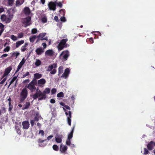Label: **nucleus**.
Listing matches in <instances>:
<instances>
[{
	"mask_svg": "<svg viewBox=\"0 0 155 155\" xmlns=\"http://www.w3.org/2000/svg\"><path fill=\"white\" fill-rule=\"evenodd\" d=\"M60 104L61 105L64 107L63 108L65 111V109H68V106L65 105L64 103L61 102L60 103Z\"/></svg>",
	"mask_w": 155,
	"mask_h": 155,
	"instance_id": "cd10ccee",
	"label": "nucleus"
},
{
	"mask_svg": "<svg viewBox=\"0 0 155 155\" xmlns=\"http://www.w3.org/2000/svg\"><path fill=\"white\" fill-rule=\"evenodd\" d=\"M94 32H96V33H98V35L100 36H101V33L99 31H92L91 32V33L92 34H93L94 33Z\"/></svg>",
	"mask_w": 155,
	"mask_h": 155,
	"instance_id": "052dcab7",
	"label": "nucleus"
},
{
	"mask_svg": "<svg viewBox=\"0 0 155 155\" xmlns=\"http://www.w3.org/2000/svg\"><path fill=\"white\" fill-rule=\"evenodd\" d=\"M24 43V41L23 40L18 41L16 43V48H18L20 45L23 44Z\"/></svg>",
	"mask_w": 155,
	"mask_h": 155,
	"instance_id": "b1692460",
	"label": "nucleus"
},
{
	"mask_svg": "<svg viewBox=\"0 0 155 155\" xmlns=\"http://www.w3.org/2000/svg\"><path fill=\"white\" fill-rule=\"evenodd\" d=\"M10 50V47L9 46H7L3 50L4 52H8Z\"/></svg>",
	"mask_w": 155,
	"mask_h": 155,
	"instance_id": "49530a36",
	"label": "nucleus"
},
{
	"mask_svg": "<svg viewBox=\"0 0 155 155\" xmlns=\"http://www.w3.org/2000/svg\"><path fill=\"white\" fill-rule=\"evenodd\" d=\"M29 72H27L26 73L23 75V78H24L26 76L29 75Z\"/></svg>",
	"mask_w": 155,
	"mask_h": 155,
	"instance_id": "864d4df0",
	"label": "nucleus"
},
{
	"mask_svg": "<svg viewBox=\"0 0 155 155\" xmlns=\"http://www.w3.org/2000/svg\"><path fill=\"white\" fill-rule=\"evenodd\" d=\"M40 39L41 40H45L47 41L48 40L47 37H46L45 38H41Z\"/></svg>",
	"mask_w": 155,
	"mask_h": 155,
	"instance_id": "774afa93",
	"label": "nucleus"
},
{
	"mask_svg": "<svg viewBox=\"0 0 155 155\" xmlns=\"http://www.w3.org/2000/svg\"><path fill=\"white\" fill-rule=\"evenodd\" d=\"M75 95H72L71 97V100L73 101V104L74 103V101L75 100Z\"/></svg>",
	"mask_w": 155,
	"mask_h": 155,
	"instance_id": "5fc2aeb1",
	"label": "nucleus"
},
{
	"mask_svg": "<svg viewBox=\"0 0 155 155\" xmlns=\"http://www.w3.org/2000/svg\"><path fill=\"white\" fill-rule=\"evenodd\" d=\"M31 10L28 7H25L23 9V12L26 15H29L31 13Z\"/></svg>",
	"mask_w": 155,
	"mask_h": 155,
	"instance_id": "6ab92c4d",
	"label": "nucleus"
},
{
	"mask_svg": "<svg viewBox=\"0 0 155 155\" xmlns=\"http://www.w3.org/2000/svg\"><path fill=\"white\" fill-rule=\"evenodd\" d=\"M154 145H155V143L153 141H151L148 144L147 148L149 150H151L153 149V147Z\"/></svg>",
	"mask_w": 155,
	"mask_h": 155,
	"instance_id": "2eb2a0df",
	"label": "nucleus"
},
{
	"mask_svg": "<svg viewBox=\"0 0 155 155\" xmlns=\"http://www.w3.org/2000/svg\"><path fill=\"white\" fill-rule=\"evenodd\" d=\"M75 124L73 125V127L71 129V130L70 133L68 134V146H69L71 148H73L75 147V145L71 144L70 140L73 137V134L75 127Z\"/></svg>",
	"mask_w": 155,
	"mask_h": 155,
	"instance_id": "39448f33",
	"label": "nucleus"
},
{
	"mask_svg": "<svg viewBox=\"0 0 155 155\" xmlns=\"http://www.w3.org/2000/svg\"><path fill=\"white\" fill-rule=\"evenodd\" d=\"M37 84V80L34 78L33 80L30 83L27 87H29V86L30 87H35V85ZM25 87H27L26 86Z\"/></svg>",
	"mask_w": 155,
	"mask_h": 155,
	"instance_id": "ddd939ff",
	"label": "nucleus"
},
{
	"mask_svg": "<svg viewBox=\"0 0 155 155\" xmlns=\"http://www.w3.org/2000/svg\"><path fill=\"white\" fill-rule=\"evenodd\" d=\"M67 147L62 144L60 145V151L61 153L65 154L67 150Z\"/></svg>",
	"mask_w": 155,
	"mask_h": 155,
	"instance_id": "9b49d317",
	"label": "nucleus"
},
{
	"mask_svg": "<svg viewBox=\"0 0 155 155\" xmlns=\"http://www.w3.org/2000/svg\"><path fill=\"white\" fill-rule=\"evenodd\" d=\"M6 78H4L2 80V81L1 82L0 84H3L5 82V81H6Z\"/></svg>",
	"mask_w": 155,
	"mask_h": 155,
	"instance_id": "bf43d9fd",
	"label": "nucleus"
},
{
	"mask_svg": "<svg viewBox=\"0 0 155 155\" xmlns=\"http://www.w3.org/2000/svg\"><path fill=\"white\" fill-rule=\"evenodd\" d=\"M23 128L25 129H27L28 128L29 126V124L28 121H23L22 123Z\"/></svg>",
	"mask_w": 155,
	"mask_h": 155,
	"instance_id": "f3484780",
	"label": "nucleus"
},
{
	"mask_svg": "<svg viewBox=\"0 0 155 155\" xmlns=\"http://www.w3.org/2000/svg\"><path fill=\"white\" fill-rule=\"evenodd\" d=\"M15 129L17 133L18 134L20 135L21 133V131L19 128V127L18 126H15Z\"/></svg>",
	"mask_w": 155,
	"mask_h": 155,
	"instance_id": "7c9ffc66",
	"label": "nucleus"
},
{
	"mask_svg": "<svg viewBox=\"0 0 155 155\" xmlns=\"http://www.w3.org/2000/svg\"><path fill=\"white\" fill-rule=\"evenodd\" d=\"M144 153H143L144 154L146 155V154H148V153H149V151H148V150L147 148H144Z\"/></svg>",
	"mask_w": 155,
	"mask_h": 155,
	"instance_id": "09e8293b",
	"label": "nucleus"
},
{
	"mask_svg": "<svg viewBox=\"0 0 155 155\" xmlns=\"http://www.w3.org/2000/svg\"><path fill=\"white\" fill-rule=\"evenodd\" d=\"M48 6L50 10L55 11L56 9V2H49L48 4Z\"/></svg>",
	"mask_w": 155,
	"mask_h": 155,
	"instance_id": "6e6552de",
	"label": "nucleus"
},
{
	"mask_svg": "<svg viewBox=\"0 0 155 155\" xmlns=\"http://www.w3.org/2000/svg\"><path fill=\"white\" fill-rule=\"evenodd\" d=\"M8 17L7 18V16L3 14L1 16V19L2 21H5L7 23H9L12 18L13 15L10 12L8 13Z\"/></svg>",
	"mask_w": 155,
	"mask_h": 155,
	"instance_id": "7ed1b4c3",
	"label": "nucleus"
},
{
	"mask_svg": "<svg viewBox=\"0 0 155 155\" xmlns=\"http://www.w3.org/2000/svg\"><path fill=\"white\" fill-rule=\"evenodd\" d=\"M71 111H68V125L71 126Z\"/></svg>",
	"mask_w": 155,
	"mask_h": 155,
	"instance_id": "393cba45",
	"label": "nucleus"
},
{
	"mask_svg": "<svg viewBox=\"0 0 155 155\" xmlns=\"http://www.w3.org/2000/svg\"><path fill=\"white\" fill-rule=\"evenodd\" d=\"M89 40H90V42L91 43H94V40H93V38H89Z\"/></svg>",
	"mask_w": 155,
	"mask_h": 155,
	"instance_id": "338daca9",
	"label": "nucleus"
},
{
	"mask_svg": "<svg viewBox=\"0 0 155 155\" xmlns=\"http://www.w3.org/2000/svg\"><path fill=\"white\" fill-rule=\"evenodd\" d=\"M42 45L43 46L44 49H45L46 48V46H47V45L45 43V42L43 43L42 44Z\"/></svg>",
	"mask_w": 155,
	"mask_h": 155,
	"instance_id": "680f3d73",
	"label": "nucleus"
},
{
	"mask_svg": "<svg viewBox=\"0 0 155 155\" xmlns=\"http://www.w3.org/2000/svg\"><path fill=\"white\" fill-rule=\"evenodd\" d=\"M46 82V80L42 78L38 81L37 84L39 86L43 87V85L45 84Z\"/></svg>",
	"mask_w": 155,
	"mask_h": 155,
	"instance_id": "a211bd4d",
	"label": "nucleus"
},
{
	"mask_svg": "<svg viewBox=\"0 0 155 155\" xmlns=\"http://www.w3.org/2000/svg\"><path fill=\"white\" fill-rule=\"evenodd\" d=\"M63 68L62 66H60L58 68V75H59L60 74H61L63 72Z\"/></svg>",
	"mask_w": 155,
	"mask_h": 155,
	"instance_id": "c756f323",
	"label": "nucleus"
},
{
	"mask_svg": "<svg viewBox=\"0 0 155 155\" xmlns=\"http://www.w3.org/2000/svg\"><path fill=\"white\" fill-rule=\"evenodd\" d=\"M24 36L23 33L22 32L18 33V38H21L23 37Z\"/></svg>",
	"mask_w": 155,
	"mask_h": 155,
	"instance_id": "37998d69",
	"label": "nucleus"
},
{
	"mask_svg": "<svg viewBox=\"0 0 155 155\" xmlns=\"http://www.w3.org/2000/svg\"><path fill=\"white\" fill-rule=\"evenodd\" d=\"M42 77V75L39 73H35L34 75V78L36 79L37 80V79L40 78Z\"/></svg>",
	"mask_w": 155,
	"mask_h": 155,
	"instance_id": "5701e85b",
	"label": "nucleus"
},
{
	"mask_svg": "<svg viewBox=\"0 0 155 155\" xmlns=\"http://www.w3.org/2000/svg\"><path fill=\"white\" fill-rule=\"evenodd\" d=\"M35 121L34 120H30V123L32 126H33L34 124V122Z\"/></svg>",
	"mask_w": 155,
	"mask_h": 155,
	"instance_id": "13d9d810",
	"label": "nucleus"
},
{
	"mask_svg": "<svg viewBox=\"0 0 155 155\" xmlns=\"http://www.w3.org/2000/svg\"><path fill=\"white\" fill-rule=\"evenodd\" d=\"M53 149L56 151H58L59 150V147L58 146L56 145H54L52 146Z\"/></svg>",
	"mask_w": 155,
	"mask_h": 155,
	"instance_id": "72a5a7b5",
	"label": "nucleus"
},
{
	"mask_svg": "<svg viewBox=\"0 0 155 155\" xmlns=\"http://www.w3.org/2000/svg\"><path fill=\"white\" fill-rule=\"evenodd\" d=\"M46 140L45 139L44 140H41V139L39 138L38 139V142L39 143H42L43 142L45 141H46Z\"/></svg>",
	"mask_w": 155,
	"mask_h": 155,
	"instance_id": "de8ad7c7",
	"label": "nucleus"
},
{
	"mask_svg": "<svg viewBox=\"0 0 155 155\" xmlns=\"http://www.w3.org/2000/svg\"><path fill=\"white\" fill-rule=\"evenodd\" d=\"M55 141L58 143H60L62 140V136L61 135H59L58 134H56L55 135Z\"/></svg>",
	"mask_w": 155,
	"mask_h": 155,
	"instance_id": "dca6fc26",
	"label": "nucleus"
},
{
	"mask_svg": "<svg viewBox=\"0 0 155 155\" xmlns=\"http://www.w3.org/2000/svg\"><path fill=\"white\" fill-rule=\"evenodd\" d=\"M35 52L37 55H40L43 53L44 51L42 47H40L37 48Z\"/></svg>",
	"mask_w": 155,
	"mask_h": 155,
	"instance_id": "aec40b11",
	"label": "nucleus"
},
{
	"mask_svg": "<svg viewBox=\"0 0 155 155\" xmlns=\"http://www.w3.org/2000/svg\"><path fill=\"white\" fill-rule=\"evenodd\" d=\"M15 0H7V3L8 6H12Z\"/></svg>",
	"mask_w": 155,
	"mask_h": 155,
	"instance_id": "bb28decb",
	"label": "nucleus"
},
{
	"mask_svg": "<svg viewBox=\"0 0 155 155\" xmlns=\"http://www.w3.org/2000/svg\"><path fill=\"white\" fill-rule=\"evenodd\" d=\"M25 0H17L15 2V6L16 7L20 6L24 2Z\"/></svg>",
	"mask_w": 155,
	"mask_h": 155,
	"instance_id": "412c9836",
	"label": "nucleus"
},
{
	"mask_svg": "<svg viewBox=\"0 0 155 155\" xmlns=\"http://www.w3.org/2000/svg\"><path fill=\"white\" fill-rule=\"evenodd\" d=\"M61 21L62 22H65L66 21L65 18L64 16L61 17Z\"/></svg>",
	"mask_w": 155,
	"mask_h": 155,
	"instance_id": "603ef678",
	"label": "nucleus"
},
{
	"mask_svg": "<svg viewBox=\"0 0 155 155\" xmlns=\"http://www.w3.org/2000/svg\"><path fill=\"white\" fill-rule=\"evenodd\" d=\"M28 45V44L26 43L21 48V51L22 52H24L26 50V47Z\"/></svg>",
	"mask_w": 155,
	"mask_h": 155,
	"instance_id": "a878e982",
	"label": "nucleus"
},
{
	"mask_svg": "<svg viewBox=\"0 0 155 155\" xmlns=\"http://www.w3.org/2000/svg\"><path fill=\"white\" fill-rule=\"evenodd\" d=\"M57 67V64L56 63H54L50 65L48 67L47 71H50V74H54L56 72V70L55 69Z\"/></svg>",
	"mask_w": 155,
	"mask_h": 155,
	"instance_id": "423d86ee",
	"label": "nucleus"
},
{
	"mask_svg": "<svg viewBox=\"0 0 155 155\" xmlns=\"http://www.w3.org/2000/svg\"><path fill=\"white\" fill-rule=\"evenodd\" d=\"M55 101L54 99H51V100H50L51 103L52 104H54L55 103Z\"/></svg>",
	"mask_w": 155,
	"mask_h": 155,
	"instance_id": "e2e57ef3",
	"label": "nucleus"
},
{
	"mask_svg": "<svg viewBox=\"0 0 155 155\" xmlns=\"http://www.w3.org/2000/svg\"><path fill=\"white\" fill-rule=\"evenodd\" d=\"M36 38V36L35 35L32 36L29 38L30 41L31 42H33Z\"/></svg>",
	"mask_w": 155,
	"mask_h": 155,
	"instance_id": "473e14b6",
	"label": "nucleus"
},
{
	"mask_svg": "<svg viewBox=\"0 0 155 155\" xmlns=\"http://www.w3.org/2000/svg\"><path fill=\"white\" fill-rule=\"evenodd\" d=\"M17 76H14V77L13 78L10 80V81L9 82L10 84L8 86V87H9L10 85H11L16 80L17 78Z\"/></svg>",
	"mask_w": 155,
	"mask_h": 155,
	"instance_id": "c85d7f7f",
	"label": "nucleus"
},
{
	"mask_svg": "<svg viewBox=\"0 0 155 155\" xmlns=\"http://www.w3.org/2000/svg\"><path fill=\"white\" fill-rule=\"evenodd\" d=\"M54 20L57 22H59V21L58 19V16H55L54 17Z\"/></svg>",
	"mask_w": 155,
	"mask_h": 155,
	"instance_id": "6e6d98bb",
	"label": "nucleus"
},
{
	"mask_svg": "<svg viewBox=\"0 0 155 155\" xmlns=\"http://www.w3.org/2000/svg\"><path fill=\"white\" fill-rule=\"evenodd\" d=\"M64 95L63 92H61L57 94V97H63Z\"/></svg>",
	"mask_w": 155,
	"mask_h": 155,
	"instance_id": "e433bc0d",
	"label": "nucleus"
},
{
	"mask_svg": "<svg viewBox=\"0 0 155 155\" xmlns=\"http://www.w3.org/2000/svg\"><path fill=\"white\" fill-rule=\"evenodd\" d=\"M26 88H24L22 90L20 93V97L19 98V103L23 102L27 98L28 96V91L26 89Z\"/></svg>",
	"mask_w": 155,
	"mask_h": 155,
	"instance_id": "f03ea898",
	"label": "nucleus"
},
{
	"mask_svg": "<svg viewBox=\"0 0 155 155\" xmlns=\"http://www.w3.org/2000/svg\"><path fill=\"white\" fill-rule=\"evenodd\" d=\"M53 137V136L52 135H50L47 137V140H51Z\"/></svg>",
	"mask_w": 155,
	"mask_h": 155,
	"instance_id": "4d7b16f0",
	"label": "nucleus"
},
{
	"mask_svg": "<svg viewBox=\"0 0 155 155\" xmlns=\"http://www.w3.org/2000/svg\"><path fill=\"white\" fill-rule=\"evenodd\" d=\"M46 33H41L39 35L38 37H40V38H43L46 35Z\"/></svg>",
	"mask_w": 155,
	"mask_h": 155,
	"instance_id": "c9c22d12",
	"label": "nucleus"
},
{
	"mask_svg": "<svg viewBox=\"0 0 155 155\" xmlns=\"http://www.w3.org/2000/svg\"><path fill=\"white\" fill-rule=\"evenodd\" d=\"M12 69V68L11 66H9V67L6 68L4 71L3 76L2 77V79L4 78V77L7 75L10 72Z\"/></svg>",
	"mask_w": 155,
	"mask_h": 155,
	"instance_id": "9d476101",
	"label": "nucleus"
},
{
	"mask_svg": "<svg viewBox=\"0 0 155 155\" xmlns=\"http://www.w3.org/2000/svg\"><path fill=\"white\" fill-rule=\"evenodd\" d=\"M8 56V54H4L2 55L1 57V58H3L4 57H6Z\"/></svg>",
	"mask_w": 155,
	"mask_h": 155,
	"instance_id": "0e129e2a",
	"label": "nucleus"
},
{
	"mask_svg": "<svg viewBox=\"0 0 155 155\" xmlns=\"http://www.w3.org/2000/svg\"><path fill=\"white\" fill-rule=\"evenodd\" d=\"M39 88H37L35 93L32 96L34 99H37L38 97L39 100L45 99L46 98V94H49L50 91V89L49 88H46L45 90L42 92L41 91L38 90Z\"/></svg>",
	"mask_w": 155,
	"mask_h": 155,
	"instance_id": "f257e3e1",
	"label": "nucleus"
},
{
	"mask_svg": "<svg viewBox=\"0 0 155 155\" xmlns=\"http://www.w3.org/2000/svg\"><path fill=\"white\" fill-rule=\"evenodd\" d=\"M41 64V61L39 59H37L35 64L36 66H38L40 65Z\"/></svg>",
	"mask_w": 155,
	"mask_h": 155,
	"instance_id": "f704fd0d",
	"label": "nucleus"
},
{
	"mask_svg": "<svg viewBox=\"0 0 155 155\" xmlns=\"http://www.w3.org/2000/svg\"><path fill=\"white\" fill-rule=\"evenodd\" d=\"M54 53V52L52 49H49L45 51V55L46 56H52L53 55Z\"/></svg>",
	"mask_w": 155,
	"mask_h": 155,
	"instance_id": "4468645a",
	"label": "nucleus"
},
{
	"mask_svg": "<svg viewBox=\"0 0 155 155\" xmlns=\"http://www.w3.org/2000/svg\"><path fill=\"white\" fill-rule=\"evenodd\" d=\"M37 30L35 28L32 29L31 31V33L32 34H35L37 33Z\"/></svg>",
	"mask_w": 155,
	"mask_h": 155,
	"instance_id": "79ce46f5",
	"label": "nucleus"
},
{
	"mask_svg": "<svg viewBox=\"0 0 155 155\" xmlns=\"http://www.w3.org/2000/svg\"><path fill=\"white\" fill-rule=\"evenodd\" d=\"M60 57H62V59L64 61H66L68 58V50L63 51L60 55Z\"/></svg>",
	"mask_w": 155,
	"mask_h": 155,
	"instance_id": "1a4fd4ad",
	"label": "nucleus"
},
{
	"mask_svg": "<svg viewBox=\"0 0 155 155\" xmlns=\"http://www.w3.org/2000/svg\"><path fill=\"white\" fill-rule=\"evenodd\" d=\"M31 18L30 16H28L25 18H22L21 19V22L24 24V27H26L31 25Z\"/></svg>",
	"mask_w": 155,
	"mask_h": 155,
	"instance_id": "0eeeda50",
	"label": "nucleus"
},
{
	"mask_svg": "<svg viewBox=\"0 0 155 155\" xmlns=\"http://www.w3.org/2000/svg\"><path fill=\"white\" fill-rule=\"evenodd\" d=\"M68 76V68L65 69L64 73L61 76L63 78H66Z\"/></svg>",
	"mask_w": 155,
	"mask_h": 155,
	"instance_id": "4be33fe9",
	"label": "nucleus"
},
{
	"mask_svg": "<svg viewBox=\"0 0 155 155\" xmlns=\"http://www.w3.org/2000/svg\"><path fill=\"white\" fill-rule=\"evenodd\" d=\"M9 108L8 111H10L13 108V106L11 104V103H8Z\"/></svg>",
	"mask_w": 155,
	"mask_h": 155,
	"instance_id": "a19ab883",
	"label": "nucleus"
},
{
	"mask_svg": "<svg viewBox=\"0 0 155 155\" xmlns=\"http://www.w3.org/2000/svg\"><path fill=\"white\" fill-rule=\"evenodd\" d=\"M58 6L60 8H61L62 6V4L61 2H56V5Z\"/></svg>",
	"mask_w": 155,
	"mask_h": 155,
	"instance_id": "a18cd8bd",
	"label": "nucleus"
},
{
	"mask_svg": "<svg viewBox=\"0 0 155 155\" xmlns=\"http://www.w3.org/2000/svg\"><path fill=\"white\" fill-rule=\"evenodd\" d=\"M11 39L13 41H16L17 40V38L14 35H12L11 36Z\"/></svg>",
	"mask_w": 155,
	"mask_h": 155,
	"instance_id": "c03bdc74",
	"label": "nucleus"
},
{
	"mask_svg": "<svg viewBox=\"0 0 155 155\" xmlns=\"http://www.w3.org/2000/svg\"><path fill=\"white\" fill-rule=\"evenodd\" d=\"M39 134H41L42 136H43L44 135V131L42 130H40L39 131Z\"/></svg>",
	"mask_w": 155,
	"mask_h": 155,
	"instance_id": "3c124183",
	"label": "nucleus"
},
{
	"mask_svg": "<svg viewBox=\"0 0 155 155\" xmlns=\"http://www.w3.org/2000/svg\"><path fill=\"white\" fill-rule=\"evenodd\" d=\"M20 54V53L19 52H14L12 54V56H15V58H17L18 57V56Z\"/></svg>",
	"mask_w": 155,
	"mask_h": 155,
	"instance_id": "4c0bfd02",
	"label": "nucleus"
},
{
	"mask_svg": "<svg viewBox=\"0 0 155 155\" xmlns=\"http://www.w3.org/2000/svg\"><path fill=\"white\" fill-rule=\"evenodd\" d=\"M4 11V9L3 8H0V14L3 12Z\"/></svg>",
	"mask_w": 155,
	"mask_h": 155,
	"instance_id": "69168bd1",
	"label": "nucleus"
},
{
	"mask_svg": "<svg viewBox=\"0 0 155 155\" xmlns=\"http://www.w3.org/2000/svg\"><path fill=\"white\" fill-rule=\"evenodd\" d=\"M41 20L42 22L43 23H46L47 22V18L46 17H43L41 18Z\"/></svg>",
	"mask_w": 155,
	"mask_h": 155,
	"instance_id": "ea45409f",
	"label": "nucleus"
},
{
	"mask_svg": "<svg viewBox=\"0 0 155 155\" xmlns=\"http://www.w3.org/2000/svg\"><path fill=\"white\" fill-rule=\"evenodd\" d=\"M25 62V60H24V58H23L21 61L20 62L18 65V68L15 72V73H16L17 72H18L19 71V70L21 68L22 65L24 64Z\"/></svg>",
	"mask_w": 155,
	"mask_h": 155,
	"instance_id": "f8f14e48",
	"label": "nucleus"
},
{
	"mask_svg": "<svg viewBox=\"0 0 155 155\" xmlns=\"http://www.w3.org/2000/svg\"><path fill=\"white\" fill-rule=\"evenodd\" d=\"M67 41V39H63L60 41L57 46V48L58 51H61L64 48L67 47V45L66 43Z\"/></svg>",
	"mask_w": 155,
	"mask_h": 155,
	"instance_id": "20e7f679",
	"label": "nucleus"
},
{
	"mask_svg": "<svg viewBox=\"0 0 155 155\" xmlns=\"http://www.w3.org/2000/svg\"><path fill=\"white\" fill-rule=\"evenodd\" d=\"M56 92V89L53 88L51 91V93L52 94H54Z\"/></svg>",
	"mask_w": 155,
	"mask_h": 155,
	"instance_id": "8fccbe9b",
	"label": "nucleus"
},
{
	"mask_svg": "<svg viewBox=\"0 0 155 155\" xmlns=\"http://www.w3.org/2000/svg\"><path fill=\"white\" fill-rule=\"evenodd\" d=\"M39 119V116L37 114L34 117V120L36 121H38Z\"/></svg>",
	"mask_w": 155,
	"mask_h": 155,
	"instance_id": "58836bf2",
	"label": "nucleus"
},
{
	"mask_svg": "<svg viewBox=\"0 0 155 155\" xmlns=\"http://www.w3.org/2000/svg\"><path fill=\"white\" fill-rule=\"evenodd\" d=\"M30 105V103L29 102H27L26 103L25 105V107H23L22 109V110H25L28 108Z\"/></svg>",
	"mask_w": 155,
	"mask_h": 155,
	"instance_id": "2f4dec72",
	"label": "nucleus"
}]
</instances>
